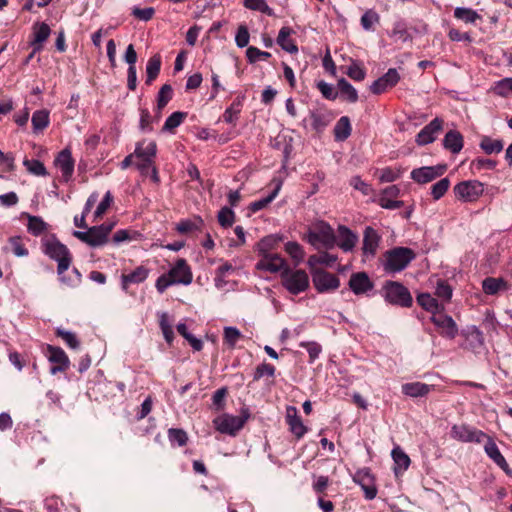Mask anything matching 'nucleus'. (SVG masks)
I'll list each match as a JSON object with an SVG mask.
<instances>
[{"instance_id":"1","label":"nucleus","mask_w":512,"mask_h":512,"mask_svg":"<svg viewBox=\"0 0 512 512\" xmlns=\"http://www.w3.org/2000/svg\"><path fill=\"white\" fill-rule=\"evenodd\" d=\"M193 281V273L184 258L176 260L167 273L160 275L155 283L157 291L162 294L173 285H189Z\"/></svg>"},{"instance_id":"2","label":"nucleus","mask_w":512,"mask_h":512,"mask_svg":"<svg viewBox=\"0 0 512 512\" xmlns=\"http://www.w3.org/2000/svg\"><path fill=\"white\" fill-rule=\"evenodd\" d=\"M317 249H332L336 244V236L332 227L325 221L315 222L303 238Z\"/></svg>"},{"instance_id":"3","label":"nucleus","mask_w":512,"mask_h":512,"mask_svg":"<svg viewBox=\"0 0 512 512\" xmlns=\"http://www.w3.org/2000/svg\"><path fill=\"white\" fill-rule=\"evenodd\" d=\"M43 252L58 262L57 273L63 274L71 265L72 257L68 248L58 239L52 237L43 241Z\"/></svg>"},{"instance_id":"4","label":"nucleus","mask_w":512,"mask_h":512,"mask_svg":"<svg viewBox=\"0 0 512 512\" xmlns=\"http://www.w3.org/2000/svg\"><path fill=\"white\" fill-rule=\"evenodd\" d=\"M385 301L391 305L409 308L413 298L409 290L400 282L386 281L383 286Z\"/></svg>"},{"instance_id":"5","label":"nucleus","mask_w":512,"mask_h":512,"mask_svg":"<svg viewBox=\"0 0 512 512\" xmlns=\"http://www.w3.org/2000/svg\"><path fill=\"white\" fill-rule=\"evenodd\" d=\"M114 223H103L90 227L87 231H74L73 235L91 247H100L107 243Z\"/></svg>"},{"instance_id":"6","label":"nucleus","mask_w":512,"mask_h":512,"mask_svg":"<svg viewBox=\"0 0 512 512\" xmlns=\"http://www.w3.org/2000/svg\"><path fill=\"white\" fill-rule=\"evenodd\" d=\"M415 253L407 247H396L386 254L384 269L390 273H396L404 270L415 258Z\"/></svg>"},{"instance_id":"7","label":"nucleus","mask_w":512,"mask_h":512,"mask_svg":"<svg viewBox=\"0 0 512 512\" xmlns=\"http://www.w3.org/2000/svg\"><path fill=\"white\" fill-rule=\"evenodd\" d=\"M282 285L293 295L300 294L309 287V277L304 270L285 268L281 273Z\"/></svg>"},{"instance_id":"8","label":"nucleus","mask_w":512,"mask_h":512,"mask_svg":"<svg viewBox=\"0 0 512 512\" xmlns=\"http://www.w3.org/2000/svg\"><path fill=\"white\" fill-rule=\"evenodd\" d=\"M248 417L249 414L246 411H243L239 416L223 414L216 417L213 423L220 433L235 436L237 432L243 428Z\"/></svg>"},{"instance_id":"9","label":"nucleus","mask_w":512,"mask_h":512,"mask_svg":"<svg viewBox=\"0 0 512 512\" xmlns=\"http://www.w3.org/2000/svg\"><path fill=\"white\" fill-rule=\"evenodd\" d=\"M483 192V184L477 180L463 181L454 187V194L456 198L464 202L476 201Z\"/></svg>"},{"instance_id":"10","label":"nucleus","mask_w":512,"mask_h":512,"mask_svg":"<svg viewBox=\"0 0 512 512\" xmlns=\"http://www.w3.org/2000/svg\"><path fill=\"white\" fill-rule=\"evenodd\" d=\"M451 437L465 443H481L487 435L474 427L466 424H455L451 428Z\"/></svg>"},{"instance_id":"11","label":"nucleus","mask_w":512,"mask_h":512,"mask_svg":"<svg viewBox=\"0 0 512 512\" xmlns=\"http://www.w3.org/2000/svg\"><path fill=\"white\" fill-rule=\"evenodd\" d=\"M312 281L315 289L319 293L334 291L340 286L339 278L323 269H315L312 271Z\"/></svg>"},{"instance_id":"12","label":"nucleus","mask_w":512,"mask_h":512,"mask_svg":"<svg viewBox=\"0 0 512 512\" xmlns=\"http://www.w3.org/2000/svg\"><path fill=\"white\" fill-rule=\"evenodd\" d=\"M446 169V165L424 166L413 169L410 177L419 184H426L441 177L446 172Z\"/></svg>"},{"instance_id":"13","label":"nucleus","mask_w":512,"mask_h":512,"mask_svg":"<svg viewBox=\"0 0 512 512\" xmlns=\"http://www.w3.org/2000/svg\"><path fill=\"white\" fill-rule=\"evenodd\" d=\"M353 481L361 486L367 500H372L376 497L377 488L374 477L369 469L363 468L358 470L353 476Z\"/></svg>"},{"instance_id":"14","label":"nucleus","mask_w":512,"mask_h":512,"mask_svg":"<svg viewBox=\"0 0 512 512\" xmlns=\"http://www.w3.org/2000/svg\"><path fill=\"white\" fill-rule=\"evenodd\" d=\"M47 352L48 360L51 363L56 364L50 368V373L52 375H56L59 372H64L69 368V358L62 348L48 345Z\"/></svg>"},{"instance_id":"15","label":"nucleus","mask_w":512,"mask_h":512,"mask_svg":"<svg viewBox=\"0 0 512 512\" xmlns=\"http://www.w3.org/2000/svg\"><path fill=\"white\" fill-rule=\"evenodd\" d=\"M400 81V75L395 68L388 71L370 85V91L375 95H380L387 89L392 88Z\"/></svg>"},{"instance_id":"16","label":"nucleus","mask_w":512,"mask_h":512,"mask_svg":"<svg viewBox=\"0 0 512 512\" xmlns=\"http://www.w3.org/2000/svg\"><path fill=\"white\" fill-rule=\"evenodd\" d=\"M74 164V159L68 148L60 151L54 160V165L61 172L62 179L65 182L71 179L74 172Z\"/></svg>"},{"instance_id":"17","label":"nucleus","mask_w":512,"mask_h":512,"mask_svg":"<svg viewBox=\"0 0 512 512\" xmlns=\"http://www.w3.org/2000/svg\"><path fill=\"white\" fill-rule=\"evenodd\" d=\"M443 120L434 118L429 124L421 129L416 136V143L420 146L430 144L435 141L437 135L442 130Z\"/></svg>"},{"instance_id":"18","label":"nucleus","mask_w":512,"mask_h":512,"mask_svg":"<svg viewBox=\"0 0 512 512\" xmlns=\"http://www.w3.org/2000/svg\"><path fill=\"white\" fill-rule=\"evenodd\" d=\"M431 322L441 329V335L443 337L454 339L458 334V327L453 318L449 315L438 313L432 315Z\"/></svg>"},{"instance_id":"19","label":"nucleus","mask_w":512,"mask_h":512,"mask_svg":"<svg viewBox=\"0 0 512 512\" xmlns=\"http://www.w3.org/2000/svg\"><path fill=\"white\" fill-rule=\"evenodd\" d=\"M256 267L271 273L281 272L288 268L286 261L278 254L266 253L258 261Z\"/></svg>"},{"instance_id":"20","label":"nucleus","mask_w":512,"mask_h":512,"mask_svg":"<svg viewBox=\"0 0 512 512\" xmlns=\"http://www.w3.org/2000/svg\"><path fill=\"white\" fill-rule=\"evenodd\" d=\"M286 423L290 432L297 438L301 439L307 432V427L298 415V410L294 406H288L286 409Z\"/></svg>"},{"instance_id":"21","label":"nucleus","mask_w":512,"mask_h":512,"mask_svg":"<svg viewBox=\"0 0 512 512\" xmlns=\"http://www.w3.org/2000/svg\"><path fill=\"white\" fill-rule=\"evenodd\" d=\"M150 269L144 265H140L136 267L133 271L129 273H123L120 277L121 279V288L128 292V288L130 284H140L143 283L149 276Z\"/></svg>"},{"instance_id":"22","label":"nucleus","mask_w":512,"mask_h":512,"mask_svg":"<svg viewBox=\"0 0 512 512\" xmlns=\"http://www.w3.org/2000/svg\"><path fill=\"white\" fill-rule=\"evenodd\" d=\"M348 284L349 288L356 295L367 293L374 287L373 282L365 272L353 273Z\"/></svg>"},{"instance_id":"23","label":"nucleus","mask_w":512,"mask_h":512,"mask_svg":"<svg viewBox=\"0 0 512 512\" xmlns=\"http://www.w3.org/2000/svg\"><path fill=\"white\" fill-rule=\"evenodd\" d=\"M380 236L375 229L367 226L363 233V253L366 256H374L380 242Z\"/></svg>"},{"instance_id":"24","label":"nucleus","mask_w":512,"mask_h":512,"mask_svg":"<svg viewBox=\"0 0 512 512\" xmlns=\"http://www.w3.org/2000/svg\"><path fill=\"white\" fill-rule=\"evenodd\" d=\"M485 439H487L484 450L486 454L501 468L503 469L507 474H510L509 466L504 458V456L501 454L500 450L498 449L496 443L494 440L487 436Z\"/></svg>"},{"instance_id":"25","label":"nucleus","mask_w":512,"mask_h":512,"mask_svg":"<svg viewBox=\"0 0 512 512\" xmlns=\"http://www.w3.org/2000/svg\"><path fill=\"white\" fill-rule=\"evenodd\" d=\"M51 33L50 27L48 24L36 23L33 27V40L31 42L32 47H34V52H39L43 48V43L48 39Z\"/></svg>"},{"instance_id":"26","label":"nucleus","mask_w":512,"mask_h":512,"mask_svg":"<svg viewBox=\"0 0 512 512\" xmlns=\"http://www.w3.org/2000/svg\"><path fill=\"white\" fill-rule=\"evenodd\" d=\"M157 152V145L155 141H140L136 144L134 154L139 160L154 161Z\"/></svg>"},{"instance_id":"27","label":"nucleus","mask_w":512,"mask_h":512,"mask_svg":"<svg viewBox=\"0 0 512 512\" xmlns=\"http://www.w3.org/2000/svg\"><path fill=\"white\" fill-rule=\"evenodd\" d=\"M463 136L457 130H450L443 139V146L453 154L459 153L463 148Z\"/></svg>"},{"instance_id":"28","label":"nucleus","mask_w":512,"mask_h":512,"mask_svg":"<svg viewBox=\"0 0 512 512\" xmlns=\"http://www.w3.org/2000/svg\"><path fill=\"white\" fill-rule=\"evenodd\" d=\"M339 241L337 245L345 252L352 251L355 247L358 237L346 226H339Z\"/></svg>"},{"instance_id":"29","label":"nucleus","mask_w":512,"mask_h":512,"mask_svg":"<svg viewBox=\"0 0 512 512\" xmlns=\"http://www.w3.org/2000/svg\"><path fill=\"white\" fill-rule=\"evenodd\" d=\"M417 303L426 311L437 315L444 311V305L439 304L438 300L432 297L429 293H421L417 296Z\"/></svg>"},{"instance_id":"30","label":"nucleus","mask_w":512,"mask_h":512,"mask_svg":"<svg viewBox=\"0 0 512 512\" xmlns=\"http://www.w3.org/2000/svg\"><path fill=\"white\" fill-rule=\"evenodd\" d=\"M293 30L290 27H282L276 39L277 44L285 51L293 54L298 52V47L291 39Z\"/></svg>"},{"instance_id":"31","label":"nucleus","mask_w":512,"mask_h":512,"mask_svg":"<svg viewBox=\"0 0 512 512\" xmlns=\"http://www.w3.org/2000/svg\"><path fill=\"white\" fill-rule=\"evenodd\" d=\"M432 389L431 385L421 382H411L402 385V393L409 397H423Z\"/></svg>"},{"instance_id":"32","label":"nucleus","mask_w":512,"mask_h":512,"mask_svg":"<svg viewBox=\"0 0 512 512\" xmlns=\"http://www.w3.org/2000/svg\"><path fill=\"white\" fill-rule=\"evenodd\" d=\"M337 256L334 254H330L328 252H321L318 254L311 255L308 258V266L313 270L317 265H324L327 267L333 266V264L337 261Z\"/></svg>"},{"instance_id":"33","label":"nucleus","mask_w":512,"mask_h":512,"mask_svg":"<svg viewBox=\"0 0 512 512\" xmlns=\"http://www.w3.org/2000/svg\"><path fill=\"white\" fill-rule=\"evenodd\" d=\"M161 69V56L155 54L149 58L146 65V84L150 85L159 75Z\"/></svg>"},{"instance_id":"34","label":"nucleus","mask_w":512,"mask_h":512,"mask_svg":"<svg viewBox=\"0 0 512 512\" xmlns=\"http://www.w3.org/2000/svg\"><path fill=\"white\" fill-rule=\"evenodd\" d=\"M480 148L488 155L498 154L503 150L504 143L500 139H493L483 136L480 141Z\"/></svg>"},{"instance_id":"35","label":"nucleus","mask_w":512,"mask_h":512,"mask_svg":"<svg viewBox=\"0 0 512 512\" xmlns=\"http://www.w3.org/2000/svg\"><path fill=\"white\" fill-rule=\"evenodd\" d=\"M312 128L316 132H322L331 121V115L328 112L311 111Z\"/></svg>"},{"instance_id":"36","label":"nucleus","mask_w":512,"mask_h":512,"mask_svg":"<svg viewBox=\"0 0 512 512\" xmlns=\"http://www.w3.org/2000/svg\"><path fill=\"white\" fill-rule=\"evenodd\" d=\"M351 134V124L347 116H342L334 127V136L338 141L346 140Z\"/></svg>"},{"instance_id":"37","label":"nucleus","mask_w":512,"mask_h":512,"mask_svg":"<svg viewBox=\"0 0 512 512\" xmlns=\"http://www.w3.org/2000/svg\"><path fill=\"white\" fill-rule=\"evenodd\" d=\"M391 455L396 466V474L398 473V470L405 471L408 469L411 462L410 458L399 446L393 448Z\"/></svg>"},{"instance_id":"38","label":"nucleus","mask_w":512,"mask_h":512,"mask_svg":"<svg viewBox=\"0 0 512 512\" xmlns=\"http://www.w3.org/2000/svg\"><path fill=\"white\" fill-rule=\"evenodd\" d=\"M31 122L35 132L42 131L49 125V112L45 109L35 111L32 115Z\"/></svg>"},{"instance_id":"39","label":"nucleus","mask_w":512,"mask_h":512,"mask_svg":"<svg viewBox=\"0 0 512 512\" xmlns=\"http://www.w3.org/2000/svg\"><path fill=\"white\" fill-rule=\"evenodd\" d=\"M337 86L341 95L349 102L355 103L358 100L357 90L345 78L339 79Z\"/></svg>"},{"instance_id":"40","label":"nucleus","mask_w":512,"mask_h":512,"mask_svg":"<svg viewBox=\"0 0 512 512\" xmlns=\"http://www.w3.org/2000/svg\"><path fill=\"white\" fill-rule=\"evenodd\" d=\"M505 286L502 278L487 277L482 282V289L488 295L498 293Z\"/></svg>"},{"instance_id":"41","label":"nucleus","mask_w":512,"mask_h":512,"mask_svg":"<svg viewBox=\"0 0 512 512\" xmlns=\"http://www.w3.org/2000/svg\"><path fill=\"white\" fill-rule=\"evenodd\" d=\"M454 16L465 23H475L480 19V15L475 10L464 7H457L454 10Z\"/></svg>"},{"instance_id":"42","label":"nucleus","mask_w":512,"mask_h":512,"mask_svg":"<svg viewBox=\"0 0 512 512\" xmlns=\"http://www.w3.org/2000/svg\"><path fill=\"white\" fill-rule=\"evenodd\" d=\"M280 188H281V186H280V184H278L268 196H266L260 200L252 202L249 206V209L252 212H257V211L264 209L266 206H268V204H270L276 198V196L278 195V193L280 191Z\"/></svg>"},{"instance_id":"43","label":"nucleus","mask_w":512,"mask_h":512,"mask_svg":"<svg viewBox=\"0 0 512 512\" xmlns=\"http://www.w3.org/2000/svg\"><path fill=\"white\" fill-rule=\"evenodd\" d=\"M23 165L30 174L35 176H46L48 174L44 164L40 160L26 158L23 161Z\"/></svg>"},{"instance_id":"44","label":"nucleus","mask_w":512,"mask_h":512,"mask_svg":"<svg viewBox=\"0 0 512 512\" xmlns=\"http://www.w3.org/2000/svg\"><path fill=\"white\" fill-rule=\"evenodd\" d=\"M55 333L66 343L69 348L78 349L80 347V341L78 340L75 333L67 331L63 328H57Z\"/></svg>"},{"instance_id":"45","label":"nucleus","mask_w":512,"mask_h":512,"mask_svg":"<svg viewBox=\"0 0 512 512\" xmlns=\"http://www.w3.org/2000/svg\"><path fill=\"white\" fill-rule=\"evenodd\" d=\"M285 251L287 254L296 261V264L300 263L305 255L303 247L295 241H289L285 244Z\"/></svg>"},{"instance_id":"46","label":"nucleus","mask_w":512,"mask_h":512,"mask_svg":"<svg viewBox=\"0 0 512 512\" xmlns=\"http://www.w3.org/2000/svg\"><path fill=\"white\" fill-rule=\"evenodd\" d=\"M28 217V231L34 236L42 234L47 229V224L37 216L27 215Z\"/></svg>"},{"instance_id":"47","label":"nucleus","mask_w":512,"mask_h":512,"mask_svg":"<svg viewBox=\"0 0 512 512\" xmlns=\"http://www.w3.org/2000/svg\"><path fill=\"white\" fill-rule=\"evenodd\" d=\"M187 113L176 111L173 112L165 121L163 125V131H173L175 128L181 125L186 118Z\"/></svg>"},{"instance_id":"48","label":"nucleus","mask_w":512,"mask_h":512,"mask_svg":"<svg viewBox=\"0 0 512 512\" xmlns=\"http://www.w3.org/2000/svg\"><path fill=\"white\" fill-rule=\"evenodd\" d=\"M242 99L237 98L224 112L223 118L227 123H234L241 111Z\"/></svg>"},{"instance_id":"49","label":"nucleus","mask_w":512,"mask_h":512,"mask_svg":"<svg viewBox=\"0 0 512 512\" xmlns=\"http://www.w3.org/2000/svg\"><path fill=\"white\" fill-rule=\"evenodd\" d=\"M450 186V180L445 177L440 179L438 182L431 186V195L434 200H439L448 191Z\"/></svg>"},{"instance_id":"50","label":"nucleus","mask_w":512,"mask_h":512,"mask_svg":"<svg viewBox=\"0 0 512 512\" xmlns=\"http://www.w3.org/2000/svg\"><path fill=\"white\" fill-rule=\"evenodd\" d=\"M172 94L173 90L169 84H165L160 88L157 97V108L159 111H161L172 99Z\"/></svg>"},{"instance_id":"51","label":"nucleus","mask_w":512,"mask_h":512,"mask_svg":"<svg viewBox=\"0 0 512 512\" xmlns=\"http://www.w3.org/2000/svg\"><path fill=\"white\" fill-rule=\"evenodd\" d=\"M467 341L469 342L471 349L476 350L484 344L483 333L478 328L473 327L467 333Z\"/></svg>"},{"instance_id":"52","label":"nucleus","mask_w":512,"mask_h":512,"mask_svg":"<svg viewBox=\"0 0 512 512\" xmlns=\"http://www.w3.org/2000/svg\"><path fill=\"white\" fill-rule=\"evenodd\" d=\"M380 16L374 10H367L361 17V25L364 30L370 31L376 23H379Z\"/></svg>"},{"instance_id":"53","label":"nucleus","mask_w":512,"mask_h":512,"mask_svg":"<svg viewBox=\"0 0 512 512\" xmlns=\"http://www.w3.org/2000/svg\"><path fill=\"white\" fill-rule=\"evenodd\" d=\"M244 6L250 10L259 11L269 16L273 15L272 9L265 0H244Z\"/></svg>"},{"instance_id":"54","label":"nucleus","mask_w":512,"mask_h":512,"mask_svg":"<svg viewBox=\"0 0 512 512\" xmlns=\"http://www.w3.org/2000/svg\"><path fill=\"white\" fill-rule=\"evenodd\" d=\"M218 222L222 227H230L234 223L235 213L230 207H223L218 212Z\"/></svg>"},{"instance_id":"55","label":"nucleus","mask_w":512,"mask_h":512,"mask_svg":"<svg viewBox=\"0 0 512 512\" xmlns=\"http://www.w3.org/2000/svg\"><path fill=\"white\" fill-rule=\"evenodd\" d=\"M202 224V220L198 218L195 221L183 220L176 225V230L181 234H187L195 230H199Z\"/></svg>"},{"instance_id":"56","label":"nucleus","mask_w":512,"mask_h":512,"mask_svg":"<svg viewBox=\"0 0 512 512\" xmlns=\"http://www.w3.org/2000/svg\"><path fill=\"white\" fill-rule=\"evenodd\" d=\"M280 238H278L275 235H269L261 239V241L258 243V249L259 252L264 255L266 253H270L272 249L276 247L278 244Z\"/></svg>"},{"instance_id":"57","label":"nucleus","mask_w":512,"mask_h":512,"mask_svg":"<svg viewBox=\"0 0 512 512\" xmlns=\"http://www.w3.org/2000/svg\"><path fill=\"white\" fill-rule=\"evenodd\" d=\"M169 441L178 446L186 445L188 441L187 433L182 429L171 428L168 431Z\"/></svg>"},{"instance_id":"58","label":"nucleus","mask_w":512,"mask_h":512,"mask_svg":"<svg viewBox=\"0 0 512 512\" xmlns=\"http://www.w3.org/2000/svg\"><path fill=\"white\" fill-rule=\"evenodd\" d=\"M246 56L250 63H254L259 60H266L271 57V53L262 51L254 46L248 47L246 50Z\"/></svg>"},{"instance_id":"59","label":"nucleus","mask_w":512,"mask_h":512,"mask_svg":"<svg viewBox=\"0 0 512 512\" xmlns=\"http://www.w3.org/2000/svg\"><path fill=\"white\" fill-rule=\"evenodd\" d=\"M300 347L306 348L311 363L314 362L322 352L321 345L315 341L301 342Z\"/></svg>"},{"instance_id":"60","label":"nucleus","mask_w":512,"mask_h":512,"mask_svg":"<svg viewBox=\"0 0 512 512\" xmlns=\"http://www.w3.org/2000/svg\"><path fill=\"white\" fill-rule=\"evenodd\" d=\"M435 294L438 298L448 302L452 297V288L448 283L440 280L437 282Z\"/></svg>"},{"instance_id":"61","label":"nucleus","mask_w":512,"mask_h":512,"mask_svg":"<svg viewBox=\"0 0 512 512\" xmlns=\"http://www.w3.org/2000/svg\"><path fill=\"white\" fill-rule=\"evenodd\" d=\"M274 375L275 367L268 363H262L256 367L253 379L254 381H258L264 376L273 377Z\"/></svg>"},{"instance_id":"62","label":"nucleus","mask_w":512,"mask_h":512,"mask_svg":"<svg viewBox=\"0 0 512 512\" xmlns=\"http://www.w3.org/2000/svg\"><path fill=\"white\" fill-rule=\"evenodd\" d=\"M350 185L360 191L363 195L368 196L372 193L373 189L371 185L364 182L359 176H353L350 180Z\"/></svg>"},{"instance_id":"63","label":"nucleus","mask_w":512,"mask_h":512,"mask_svg":"<svg viewBox=\"0 0 512 512\" xmlns=\"http://www.w3.org/2000/svg\"><path fill=\"white\" fill-rule=\"evenodd\" d=\"M250 39L248 28L245 25H240L238 27L235 42L239 48H244L248 45Z\"/></svg>"},{"instance_id":"64","label":"nucleus","mask_w":512,"mask_h":512,"mask_svg":"<svg viewBox=\"0 0 512 512\" xmlns=\"http://www.w3.org/2000/svg\"><path fill=\"white\" fill-rule=\"evenodd\" d=\"M240 337H241V333L237 328L225 327L224 340L230 347H234Z\"/></svg>"}]
</instances>
